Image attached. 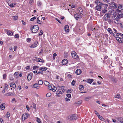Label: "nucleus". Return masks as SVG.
<instances>
[{"label": "nucleus", "mask_w": 123, "mask_h": 123, "mask_svg": "<svg viewBox=\"0 0 123 123\" xmlns=\"http://www.w3.org/2000/svg\"><path fill=\"white\" fill-rule=\"evenodd\" d=\"M68 119L70 120H74L77 119L76 115L75 114L72 115L68 116Z\"/></svg>", "instance_id": "nucleus-5"}, {"label": "nucleus", "mask_w": 123, "mask_h": 123, "mask_svg": "<svg viewBox=\"0 0 123 123\" xmlns=\"http://www.w3.org/2000/svg\"><path fill=\"white\" fill-rule=\"evenodd\" d=\"M108 5L106 4H104L100 2H99L96 6V9L98 11L102 10V12L105 13L106 12Z\"/></svg>", "instance_id": "nucleus-1"}, {"label": "nucleus", "mask_w": 123, "mask_h": 123, "mask_svg": "<svg viewBox=\"0 0 123 123\" xmlns=\"http://www.w3.org/2000/svg\"><path fill=\"white\" fill-rule=\"evenodd\" d=\"M38 68V66H33V69H36L37 68Z\"/></svg>", "instance_id": "nucleus-60"}, {"label": "nucleus", "mask_w": 123, "mask_h": 123, "mask_svg": "<svg viewBox=\"0 0 123 123\" xmlns=\"http://www.w3.org/2000/svg\"><path fill=\"white\" fill-rule=\"evenodd\" d=\"M65 30L67 32H69V26L68 25H66L65 26Z\"/></svg>", "instance_id": "nucleus-16"}, {"label": "nucleus", "mask_w": 123, "mask_h": 123, "mask_svg": "<svg viewBox=\"0 0 123 123\" xmlns=\"http://www.w3.org/2000/svg\"><path fill=\"white\" fill-rule=\"evenodd\" d=\"M60 90H62L63 88H64V86H58L57 87Z\"/></svg>", "instance_id": "nucleus-49"}, {"label": "nucleus", "mask_w": 123, "mask_h": 123, "mask_svg": "<svg viewBox=\"0 0 123 123\" xmlns=\"http://www.w3.org/2000/svg\"><path fill=\"white\" fill-rule=\"evenodd\" d=\"M5 103H3L1 104L0 105V107L2 110H3L5 108Z\"/></svg>", "instance_id": "nucleus-21"}, {"label": "nucleus", "mask_w": 123, "mask_h": 123, "mask_svg": "<svg viewBox=\"0 0 123 123\" xmlns=\"http://www.w3.org/2000/svg\"><path fill=\"white\" fill-rule=\"evenodd\" d=\"M47 69V68L44 67H41L39 69V70H42L43 71H46Z\"/></svg>", "instance_id": "nucleus-23"}, {"label": "nucleus", "mask_w": 123, "mask_h": 123, "mask_svg": "<svg viewBox=\"0 0 123 123\" xmlns=\"http://www.w3.org/2000/svg\"><path fill=\"white\" fill-rule=\"evenodd\" d=\"M42 4V3L40 1H38L37 2V4L38 6H40L41 4Z\"/></svg>", "instance_id": "nucleus-47"}, {"label": "nucleus", "mask_w": 123, "mask_h": 123, "mask_svg": "<svg viewBox=\"0 0 123 123\" xmlns=\"http://www.w3.org/2000/svg\"><path fill=\"white\" fill-rule=\"evenodd\" d=\"M107 18H109L111 16V14L110 13H107L105 14V15Z\"/></svg>", "instance_id": "nucleus-28"}, {"label": "nucleus", "mask_w": 123, "mask_h": 123, "mask_svg": "<svg viewBox=\"0 0 123 123\" xmlns=\"http://www.w3.org/2000/svg\"><path fill=\"white\" fill-rule=\"evenodd\" d=\"M82 103L81 101H79L75 102L74 104L75 105H78L81 104Z\"/></svg>", "instance_id": "nucleus-30"}, {"label": "nucleus", "mask_w": 123, "mask_h": 123, "mask_svg": "<svg viewBox=\"0 0 123 123\" xmlns=\"http://www.w3.org/2000/svg\"><path fill=\"white\" fill-rule=\"evenodd\" d=\"M51 93L49 92L47 93L46 94V97H50L51 96Z\"/></svg>", "instance_id": "nucleus-42"}, {"label": "nucleus", "mask_w": 123, "mask_h": 123, "mask_svg": "<svg viewBox=\"0 0 123 123\" xmlns=\"http://www.w3.org/2000/svg\"><path fill=\"white\" fill-rule=\"evenodd\" d=\"M72 89H68L67 91V92L68 93H70L72 91Z\"/></svg>", "instance_id": "nucleus-50"}, {"label": "nucleus", "mask_w": 123, "mask_h": 123, "mask_svg": "<svg viewBox=\"0 0 123 123\" xmlns=\"http://www.w3.org/2000/svg\"><path fill=\"white\" fill-rule=\"evenodd\" d=\"M120 96L119 94H118L117 95H116L115 96V98L120 99Z\"/></svg>", "instance_id": "nucleus-34"}, {"label": "nucleus", "mask_w": 123, "mask_h": 123, "mask_svg": "<svg viewBox=\"0 0 123 123\" xmlns=\"http://www.w3.org/2000/svg\"><path fill=\"white\" fill-rule=\"evenodd\" d=\"M78 10L79 13L80 14V15H82L83 14V12L82 8L80 7L78 9Z\"/></svg>", "instance_id": "nucleus-13"}, {"label": "nucleus", "mask_w": 123, "mask_h": 123, "mask_svg": "<svg viewBox=\"0 0 123 123\" xmlns=\"http://www.w3.org/2000/svg\"><path fill=\"white\" fill-rule=\"evenodd\" d=\"M6 31L8 35L10 36H12L13 35V33L10 31L8 30H6Z\"/></svg>", "instance_id": "nucleus-18"}, {"label": "nucleus", "mask_w": 123, "mask_h": 123, "mask_svg": "<svg viewBox=\"0 0 123 123\" xmlns=\"http://www.w3.org/2000/svg\"><path fill=\"white\" fill-rule=\"evenodd\" d=\"M31 40V39L29 38H28L27 39V42H29Z\"/></svg>", "instance_id": "nucleus-62"}, {"label": "nucleus", "mask_w": 123, "mask_h": 123, "mask_svg": "<svg viewBox=\"0 0 123 123\" xmlns=\"http://www.w3.org/2000/svg\"><path fill=\"white\" fill-rule=\"evenodd\" d=\"M62 93V92L60 91H57L56 92V94H61Z\"/></svg>", "instance_id": "nucleus-54"}, {"label": "nucleus", "mask_w": 123, "mask_h": 123, "mask_svg": "<svg viewBox=\"0 0 123 123\" xmlns=\"http://www.w3.org/2000/svg\"><path fill=\"white\" fill-rule=\"evenodd\" d=\"M38 44V42L37 41H35L34 42V43L32 44L29 47L31 48H34L37 46V44Z\"/></svg>", "instance_id": "nucleus-8"}, {"label": "nucleus", "mask_w": 123, "mask_h": 123, "mask_svg": "<svg viewBox=\"0 0 123 123\" xmlns=\"http://www.w3.org/2000/svg\"><path fill=\"white\" fill-rule=\"evenodd\" d=\"M29 114L28 113H25L22 116V120L23 121H24L25 119H27Z\"/></svg>", "instance_id": "nucleus-9"}, {"label": "nucleus", "mask_w": 123, "mask_h": 123, "mask_svg": "<svg viewBox=\"0 0 123 123\" xmlns=\"http://www.w3.org/2000/svg\"><path fill=\"white\" fill-rule=\"evenodd\" d=\"M8 4L11 7H14L15 4L14 3L13 4L10 1H9L8 2Z\"/></svg>", "instance_id": "nucleus-12"}, {"label": "nucleus", "mask_w": 123, "mask_h": 123, "mask_svg": "<svg viewBox=\"0 0 123 123\" xmlns=\"http://www.w3.org/2000/svg\"><path fill=\"white\" fill-rule=\"evenodd\" d=\"M57 55V54L55 53L53 54V60H54L55 58V56Z\"/></svg>", "instance_id": "nucleus-45"}, {"label": "nucleus", "mask_w": 123, "mask_h": 123, "mask_svg": "<svg viewBox=\"0 0 123 123\" xmlns=\"http://www.w3.org/2000/svg\"><path fill=\"white\" fill-rule=\"evenodd\" d=\"M81 73V70L79 69L77 70L75 72L76 74L77 75L80 74Z\"/></svg>", "instance_id": "nucleus-20"}, {"label": "nucleus", "mask_w": 123, "mask_h": 123, "mask_svg": "<svg viewBox=\"0 0 123 123\" xmlns=\"http://www.w3.org/2000/svg\"><path fill=\"white\" fill-rule=\"evenodd\" d=\"M14 37L15 38H18L19 37V35L18 34H16L15 35Z\"/></svg>", "instance_id": "nucleus-58"}, {"label": "nucleus", "mask_w": 123, "mask_h": 123, "mask_svg": "<svg viewBox=\"0 0 123 123\" xmlns=\"http://www.w3.org/2000/svg\"><path fill=\"white\" fill-rule=\"evenodd\" d=\"M120 37H118L116 38V40L118 42L120 43H123V34L122 33H119Z\"/></svg>", "instance_id": "nucleus-3"}, {"label": "nucleus", "mask_w": 123, "mask_h": 123, "mask_svg": "<svg viewBox=\"0 0 123 123\" xmlns=\"http://www.w3.org/2000/svg\"><path fill=\"white\" fill-rule=\"evenodd\" d=\"M10 116V113L9 112H8L7 113L6 115V117L8 118H9Z\"/></svg>", "instance_id": "nucleus-37"}, {"label": "nucleus", "mask_w": 123, "mask_h": 123, "mask_svg": "<svg viewBox=\"0 0 123 123\" xmlns=\"http://www.w3.org/2000/svg\"><path fill=\"white\" fill-rule=\"evenodd\" d=\"M43 72L42 70H39V71L36 74L38 75H39V74H43Z\"/></svg>", "instance_id": "nucleus-33"}, {"label": "nucleus", "mask_w": 123, "mask_h": 123, "mask_svg": "<svg viewBox=\"0 0 123 123\" xmlns=\"http://www.w3.org/2000/svg\"><path fill=\"white\" fill-rule=\"evenodd\" d=\"M10 87H12L14 88H15L16 86L14 82H12L10 83Z\"/></svg>", "instance_id": "nucleus-19"}, {"label": "nucleus", "mask_w": 123, "mask_h": 123, "mask_svg": "<svg viewBox=\"0 0 123 123\" xmlns=\"http://www.w3.org/2000/svg\"><path fill=\"white\" fill-rule=\"evenodd\" d=\"M117 119V120L120 122V123H121V122H122V118L121 117H118Z\"/></svg>", "instance_id": "nucleus-44"}, {"label": "nucleus", "mask_w": 123, "mask_h": 123, "mask_svg": "<svg viewBox=\"0 0 123 123\" xmlns=\"http://www.w3.org/2000/svg\"><path fill=\"white\" fill-rule=\"evenodd\" d=\"M40 33L38 34V35L39 36L42 35L43 33V31L42 30H40Z\"/></svg>", "instance_id": "nucleus-51"}, {"label": "nucleus", "mask_w": 123, "mask_h": 123, "mask_svg": "<svg viewBox=\"0 0 123 123\" xmlns=\"http://www.w3.org/2000/svg\"><path fill=\"white\" fill-rule=\"evenodd\" d=\"M48 89L50 90H52V86H50V85H49V86H48Z\"/></svg>", "instance_id": "nucleus-56"}, {"label": "nucleus", "mask_w": 123, "mask_h": 123, "mask_svg": "<svg viewBox=\"0 0 123 123\" xmlns=\"http://www.w3.org/2000/svg\"><path fill=\"white\" fill-rule=\"evenodd\" d=\"M39 29V28L38 25H35L33 26L31 28L32 33H35L37 32Z\"/></svg>", "instance_id": "nucleus-2"}, {"label": "nucleus", "mask_w": 123, "mask_h": 123, "mask_svg": "<svg viewBox=\"0 0 123 123\" xmlns=\"http://www.w3.org/2000/svg\"><path fill=\"white\" fill-rule=\"evenodd\" d=\"M98 118L100 119L102 121L105 122L106 121L101 116H99V117H98Z\"/></svg>", "instance_id": "nucleus-29"}, {"label": "nucleus", "mask_w": 123, "mask_h": 123, "mask_svg": "<svg viewBox=\"0 0 123 123\" xmlns=\"http://www.w3.org/2000/svg\"><path fill=\"white\" fill-rule=\"evenodd\" d=\"M75 81L74 80H73L71 83V84L72 85L74 86V84L75 83Z\"/></svg>", "instance_id": "nucleus-57"}, {"label": "nucleus", "mask_w": 123, "mask_h": 123, "mask_svg": "<svg viewBox=\"0 0 123 123\" xmlns=\"http://www.w3.org/2000/svg\"><path fill=\"white\" fill-rule=\"evenodd\" d=\"M93 81V80L92 79H87L86 82L88 83L91 84Z\"/></svg>", "instance_id": "nucleus-26"}, {"label": "nucleus", "mask_w": 123, "mask_h": 123, "mask_svg": "<svg viewBox=\"0 0 123 123\" xmlns=\"http://www.w3.org/2000/svg\"><path fill=\"white\" fill-rule=\"evenodd\" d=\"M113 36L114 37H116V39L118 37H120L119 36V33L118 34L116 32H114L113 33Z\"/></svg>", "instance_id": "nucleus-24"}, {"label": "nucleus", "mask_w": 123, "mask_h": 123, "mask_svg": "<svg viewBox=\"0 0 123 123\" xmlns=\"http://www.w3.org/2000/svg\"><path fill=\"white\" fill-rule=\"evenodd\" d=\"M53 86V87H52V90L54 92H55L56 91V87L55 86Z\"/></svg>", "instance_id": "nucleus-35"}, {"label": "nucleus", "mask_w": 123, "mask_h": 123, "mask_svg": "<svg viewBox=\"0 0 123 123\" xmlns=\"http://www.w3.org/2000/svg\"><path fill=\"white\" fill-rule=\"evenodd\" d=\"M32 76V74H29L27 76V79L28 80H30L31 79Z\"/></svg>", "instance_id": "nucleus-22"}, {"label": "nucleus", "mask_w": 123, "mask_h": 123, "mask_svg": "<svg viewBox=\"0 0 123 123\" xmlns=\"http://www.w3.org/2000/svg\"><path fill=\"white\" fill-rule=\"evenodd\" d=\"M37 22L38 23H39L40 24H41L42 23V21L39 20V18H37Z\"/></svg>", "instance_id": "nucleus-43"}, {"label": "nucleus", "mask_w": 123, "mask_h": 123, "mask_svg": "<svg viewBox=\"0 0 123 123\" xmlns=\"http://www.w3.org/2000/svg\"><path fill=\"white\" fill-rule=\"evenodd\" d=\"M36 17H33L31 18L30 19V20L31 21H33L34 20L36 19Z\"/></svg>", "instance_id": "nucleus-53"}, {"label": "nucleus", "mask_w": 123, "mask_h": 123, "mask_svg": "<svg viewBox=\"0 0 123 123\" xmlns=\"http://www.w3.org/2000/svg\"><path fill=\"white\" fill-rule=\"evenodd\" d=\"M110 4L111 5V7L112 8H116L117 6V5L115 3L112 2Z\"/></svg>", "instance_id": "nucleus-10"}, {"label": "nucleus", "mask_w": 123, "mask_h": 123, "mask_svg": "<svg viewBox=\"0 0 123 123\" xmlns=\"http://www.w3.org/2000/svg\"><path fill=\"white\" fill-rule=\"evenodd\" d=\"M74 17L76 20H78V19L81 18V16L80 15H79V14L77 13L75 14L74 15Z\"/></svg>", "instance_id": "nucleus-15"}, {"label": "nucleus", "mask_w": 123, "mask_h": 123, "mask_svg": "<svg viewBox=\"0 0 123 123\" xmlns=\"http://www.w3.org/2000/svg\"><path fill=\"white\" fill-rule=\"evenodd\" d=\"M8 86L7 84H5V86L4 90H7L8 87Z\"/></svg>", "instance_id": "nucleus-39"}, {"label": "nucleus", "mask_w": 123, "mask_h": 123, "mask_svg": "<svg viewBox=\"0 0 123 123\" xmlns=\"http://www.w3.org/2000/svg\"><path fill=\"white\" fill-rule=\"evenodd\" d=\"M18 73L17 72H16L14 74V76L16 78H17L18 76Z\"/></svg>", "instance_id": "nucleus-40"}, {"label": "nucleus", "mask_w": 123, "mask_h": 123, "mask_svg": "<svg viewBox=\"0 0 123 123\" xmlns=\"http://www.w3.org/2000/svg\"><path fill=\"white\" fill-rule=\"evenodd\" d=\"M33 108L34 109H35L36 108V105L34 103H33Z\"/></svg>", "instance_id": "nucleus-61"}, {"label": "nucleus", "mask_w": 123, "mask_h": 123, "mask_svg": "<svg viewBox=\"0 0 123 123\" xmlns=\"http://www.w3.org/2000/svg\"><path fill=\"white\" fill-rule=\"evenodd\" d=\"M71 55L72 57L74 59H77L79 58L78 56L74 51H73L71 53Z\"/></svg>", "instance_id": "nucleus-6"}, {"label": "nucleus", "mask_w": 123, "mask_h": 123, "mask_svg": "<svg viewBox=\"0 0 123 123\" xmlns=\"http://www.w3.org/2000/svg\"><path fill=\"white\" fill-rule=\"evenodd\" d=\"M34 60L36 62H44V60L40 58L36 57L35 58Z\"/></svg>", "instance_id": "nucleus-14"}, {"label": "nucleus", "mask_w": 123, "mask_h": 123, "mask_svg": "<svg viewBox=\"0 0 123 123\" xmlns=\"http://www.w3.org/2000/svg\"><path fill=\"white\" fill-rule=\"evenodd\" d=\"M5 95H6V96H11V95H12V92H9V93H6L5 94Z\"/></svg>", "instance_id": "nucleus-41"}, {"label": "nucleus", "mask_w": 123, "mask_h": 123, "mask_svg": "<svg viewBox=\"0 0 123 123\" xmlns=\"http://www.w3.org/2000/svg\"><path fill=\"white\" fill-rule=\"evenodd\" d=\"M15 20H16L18 18V16H14L12 17Z\"/></svg>", "instance_id": "nucleus-52"}, {"label": "nucleus", "mask_w": 123, "mask_h": 123, "mask_svg": "<svg viewBox=\"0 0 123 123\" xmlns=\"http://www.w3.org/2000/svg\"><path fill=\"white\" fill-rule=\"evenodd\" d=\"M72 77V75L70 74H68V78H71Z\"/></svg>", "instance_id": "nucleus-59"}, {"label": "nucleus", "mask_w": 123, "mask_h": 123, "mask_svg": "<svg viewBox=\"0 0 123 123\" xmlns=\"http://www.w3.org/2000/svg\"><path fill=\"white\" fill-rule=\"evenodd\" d=\"M44 83L45 85L47 86L50 85L49 82H48L46 81H45L44 82Z\"/></svg>", "instance_id": "nucleus-31"}, {"label": "nucleus", "mask_w": 123, "mask_h": 123, "mask_svg": "<svg viewBox=\"0 0 123 123\" xmlns=\"http://www.w3.org/2000/svg\"><path fill=\"white\" fill-rule=\"evenodd\" d=\"M12 103L15 102L16 103L17 102V101L16 100V99L15 98H13L12 101Z\"/></svg>", "instance_id": "nucleus-55"}, {"label": "nucleus", "mask_w": 123, "mask_h": 123, "mask_svg": "<svg viewBox=\"0 0 123 123\" xmlns=\"http://www.w3.org/2000/svg\"><path fill=\"white\" fill-rule=\"evenodd\" d=\"M6 74H4L3 75V79L5 80L6 79Z\"/></svg>", "instance_id": "nucleus-48"}, {"label": "nucleus", "mask_w": 123, "mask_h": 123, "mask_svg": "<svg viewBox=\"0 0 123 123\" xmlns=\"http://www.w3.org/2000/svg\"><path fill=\"white\" fill-rule=\"evenodd\" d=\"M104 20L106 21H107L108 20V18H107L104 15Z\"/></svg>", "instance_id": "nucleus-64"}, {"label": "nucleus", "mask_w": 123, "mask_h": 123, "mask_svg": "<svg viewBox=\"0 0 123 123\" xmlns=\"http://www.w3.org/2000/svg\"><path fill=\"white\" fill-rule=\"evenodd\" d=\"M9 79L11 80H13V78L12 75H10L9 76Z\"/></svg>", "instance_id": "nucleus-36"}, {"label": "nucleus", "mask_w": 123, "mask_h": 123, "mask_svg": "<svg viewBox=\"0 0 123 123\" xmlns=\"http://www.w3.org/2000/svg\"><path fill=\"white\" fill-rule=\"evenodd\" d=\"M37 121L38 123H40L41 122V121L40 119H39V118L37 117Z\"/></svg>", "instance_id": "nucleus-46"}, {"label": "nucleus", "mask_w": 123, "mask_h": 123, "mask_svg": "<svg viewBox=\"0 0 123 123\" xmlns=\"http://www.w3.org/2000/svg\"><path fill=\"white\" fill-rule=\"evenodd\" d=\"M117 17L119 19L120 18L123 17V14H119V13H118V14L117 15Z\"/></svg>", "instance_id": "nucleus-25"}, {"label": "nucleus", "mask_w": 123, "mask_h": 123, "mask_svg": "<svg viewBox=\"0 0 123 123\" xmlns=\"http://www.w3.org/2000/svg\"><path fill=\"white\" fill-rule=\"evenodd\" d=\"M68 63V60L66 59H64L62 61V63L63 65H66Z\"/></svg>", "instance_id": "nucleus-17"}, {"label": "nucleus", "mask_w": 123, "mask_h": 123, "mask_svg": "<svg viewBox=\"0 0 123 123\" xmlns=\"http://www.w3.org/2000/svg\"><path fill=\"white\" fill-rule=\"evenodd\" d=\"M90 98L89 97H87L85 98V99L86 101H88L89 100Z\"/></svg>", "instance_id": "nucleus-63"}, {"label": "nucleus", "mask_w": 123, "mask_h": 123, "mask_svg": "<svg viewBox=\"0 0 123 123\" xmlns=\"http://www.w3.org/2000/svg\"><path fill=\"white\" fill-rule=\"evenodd\" d=\"M107 31L109 33L111 34H113V32L111 30V29L110 28H109L107 29Z\"/></svg>", "instance_id": "nucleus-27"}, {"label": "nucleus", "mask_w": 123, "mask_h": 123, "mask_svg": "<svg viewBox=\"0 0 123 123\" xmlns=\"http://www.w3.org/2000/svg\"><path fill=\"white\" fill-rule=\"evenodd\" d=\"M43 81L42 80H40L38 81V83L39 85H41L43 84Z\"/></svg>", "instance_id": "nucleus-38"}, {"label": "nucleus", "mask_w": 123, "mask_h": 123, "mask_svg": "<svg viewBox=\"0 0 123 123\" xmlns=\"http://www.w3.org/2000/svg\"><path fill=\"white\" fill-rule=\"evenodd\" d=\"M79 89L80 90H82L84 89V87L83 85H81L79 86Z\"/></svg>", "instance_id": "nucleus-32"}, {"label": "nucleus", "mask_w": 123, "mask_h": 123, "mask_svg": "<svg viewBox=\"0 0 123 123\" xmlns=\"http://www.w3.org/2000/svg\"><path fill=\"white\" fill-rule=\"evenodd\" d=\"M113 19L115 18L114 19V22L117 24H118L120 23V21L119 19V18L117 17V16L116 15L114 14V16L113 17Z\"/></svg>", "instance_id": "nucleus-4"}, {"label": "nucleus", "mask_w": 123, "mask_h": 123, "mask_svg": "<svg viewBox=\"0 0 123 123\" xmlns=\"http://www.w3.org/2000/svg\"><path fill=\"white\" fill-rule=\"evenodd\" d=\"M31 86L32 87L35 88L37 89H39L40 88V86L37 83H36L35 84L31 85Z\"/></svg>", "instance_id": "nucleus-11"}, {"label": "nucleus", "mask_w": 123, "mask_h": 123, "mask_svg": "<svg viewBox=\"0 0 123 123\" xmlns=\"http://www.w3.org/2000/svg\"><path fill=\"white\" fill-rule=\"evenodd\" d=\"M123 9V5H120L118 7V9L116 10L117 13H119L122 12V10Z\"/></svg>", "instance_id": "nucleus-7"}]
</instances>
